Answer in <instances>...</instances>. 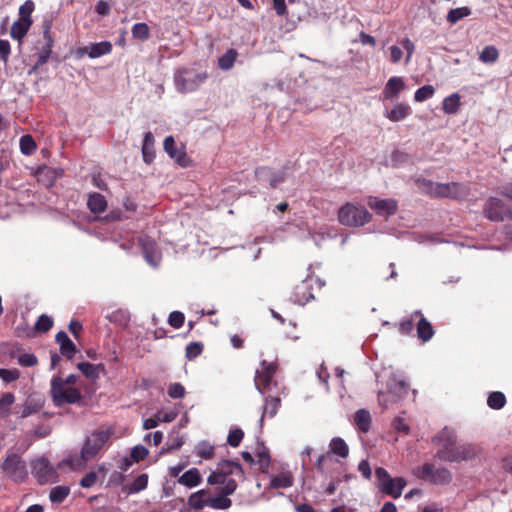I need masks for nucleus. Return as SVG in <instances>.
<instances>
[{"mask_svg": "<svg viewBox=\"0 0 512 512\" xmlns=\"http://www.w3.org/2000/svg\"><path fill=\"white\" fill-rule=\"evenodd\" d=\"M242 465L231 460H222L218 463L215 471L207 478L210 485H222L220 492L224 495H232L237 487V480H244Z\"/></svg>", "mask_w": 512, "mask_h": 512, "instance_id": "1", "label": "nucleus"}, {"mask_svg": "<svg viewBox=\"0 0 512 512\" xmlns=\"http://www.w3.org/2000/svg\"><path fill=\"white\" fill-rule=\"evenodd\" d=\"M434 442L440 446L437 450L436 458L446 462H459L468 460L473 456L469 447L457 445L455 434L443 429L435 438Z\"/></svg>", "mask_w": 512, "mask_h": 512, "instance_id": "2", "label": "nucleus"}, {"mask_svg": "<svg viewBox=\"0 0 512 512\" xmlns=\"http://www.w3.org/2000/svg\"><path fill=\"white\" fill-rule=\"evenodd\" d=\"M418 187L432 197L463 199L468 196L470 189L459 182L438 183L426 179L417 180Z\"/></svg>", "mask_w": 512, "mask_h": 512, "instance_id": "3", "label": "nucleus"}, {"mask_svg": "<svg viewBox=\"0 0 512 512\" xmlns=\"http://www.w3.org/2000/svg\"><path fill=\"white\" fill-rule=\"evenodd\" d=\"M52 26H53V18L52 17H46L42 21V35L43 39L41 41L37 42V61L35 65L31 68L29 71V74H32L36 72L40 67L45 65L48 60L50 59L53 47L55 43V38L52 34Z\"/></svg>", "mask_w": 512, "mask_h": 512, "instance_id": "4", "label": "nucleus"}, {"mask_svg": "<svg viewBox=\"0 0 512 512\" xmlns=\"http://www.w3.org/2000/svg\"><path fill=\"white\" fill-rule=\"evenodd\" d=\"M208 79L206 71H197L194 68H180L174 75L176 88L181 93L197 90Z\"/></svg>", "mask_w": 512, "mask_h": 512, "instance_id": "5", "label": "nucleus"}, {"mask_svg": "<svg viewBox=\"0 0 512 512\" xmlns=\"http://www.w3.org/2000/svg\"><path fill=\"white\" fill-rule=\"evenodd\" d=\"M372 215L360 204L345 203L338 211V221L345 226L360 227L369 223Z\"/></svg>", "mask_w": 512, "mask_h": 512, "instance_id": "6", "label": "nucleus"}, {"mask_svg": "<svg viewBox=\"0 0 512 512\" xmlns=\"http://www.w3.org/2000/svg\"><path fill=\"white\" fill-rule=\"evenodd\" d=\"M51 397L55 406L75 404L81 401L79 389L65 385L61 376H54L51 380Z\"/></svg>", "mask_w": 512, "mask_h": 512, "instance_id": "7", "label": "nucleus"}, {"mask_svg": "<svg viewBox=\"0 0 512 512\" xmlns=\"http://www.w3.org/2000/svg\"><path fill=\"white\" fill-rule=\"evenodd\" d=\"M324 284L318 277L309 274L294 287L290 300L297 305H305L315 298L314 290H320Z\"/></svg>", "mask_w": 512, "mask_h": 512, "instance_id": "8", "label": "nucleus"}, {"mask_svg": "<svg viewBox=\"0 0 512 512\" xmlns=\"http://www.w3.org/2000/svg\"><path fill=\"white\" fill-rule=\"evenodd\" d=\"M111 437V431L96 430L88 436L81 449V458L84 461H89L95 458Z\"/></svg>", "mask_w": 512, "mask_h": 512, "instance_id": "9", "label": "nucleus"}, {"mask_svg": "<svg viewBox=\"0 0 512 512\" xmlns=\"http://www.w3.org/2000/svg\"><path fill=\"white\" fill-rule=\"evenodd\" d=\"M414 475L435 485H446L452 481V473L447 468L436 469L433 464L429 463L416 467Z\"/></svg>", "mask_w": 512, "mask_h": 512, "instance_id": "10", "label": "nucleus"}, {"mask_svg": "<svg viewBox=\"0 0 512 512\" xmlns=\"http://www.w3.org/2000/svg\"><path fill=\"white\" fill-rule=\"evenodd\" d=\"M4 474L14 482L22 483L28 477L26 463L18 454H9L1 464Z\"/></svg>", "mask_w": 512, "mask_h": 512, "instance_id": "11", "label": "nucleus"}, {"mask_svg": "<svg viewBox=\"0 0 512 512\" xmlns=\"http://www.w3.org/2000/svg\"><path fill=\"white\" fill-rule=\"evenodd\" d=\"M483 213L487 219L494 222H502L506 218L512 219V210L497 197L487 199Z\"/></svg>", "mask_w": 512, "mask_h": 512, "instance_id": "12", "label": "nucleus"}, {"mask_svg": "<svg viewBox=\"0 0 512 512\" xmlns=\"http://www.w3.org/2000/svg\"><path fill=\"white\" fill-rule=\"evenodd\" d=\"M31 472L39 484L54 482L57 478V471L45 457L35 459L31 463Z\"/></svg>", "mask_w": 512, "mask_h": 512, "instance_id": "13", "label": "nucleus"}, {"mask_svg": "<svg viewBox=\"0 0 512 512\" xmlns=\"http://www.w3.org/2000/svg\"><path fill=\"white\" fill-rule=\"evenodd\" d=\"M332 455H336L341 458H346L349 455V447L342 438H333L329 444V451L318 458L316 468L319 472H325L326 462L331 460Z\"/></svg>", "mask_w": 512, "mask_h": 512, "instance_id": "14", "label": "nucleus"}, {"mask_svg": "<svg viewBox=\"0 0 512 512\" xmlns=\"http://www.w3.org/2000/svg\"><path fill=\"white\" fill-rule=\"evenodd\" d=\"M387 394H379V402H386L385 397H389L391 401L398 402L404 399L409 393V384L404 379L391 378L387 383Z\"/></svg>", "mask_w": 512, "mask_h": 512, "instance_id": "15", "label": "nucleus"}, {"mask_svg": "<svg viewBox=\"0 0 512 512\" xmlns=\"http://www.w3.org/2000/svg\"><path fill=\"white\" fill-rule=\"evenodd\" d=\"M276 370L277 365L275 363H268L265 360L262 361V370L256 371L254 379L255 386L261 394L264 395L269 390L271 381Z\"/></svg>", "mask_w": 512, "mask_h": 512, "instance_id": "16", "label": "nucleus"}, {"mask_svg": "<svg viewBox=\"0 0 512 512\" xmlns=\"http://www.w3.org/2000/svg\"><path fill=\"white\" fill-rule=\"evenodd\" d=\"M367 204L377 215L384 217H390L398 210V203L392 198L379 199L377 197H370Z\"/></svg>", "mask_w": 512, "mask_h": 512, "instance_id": "17", "label": "nucleus"}, {"mask_svg": "<svg viewBox=\"0 0 512 512\" xmlns=\"http://www.w3.org/2000/svg\"><path fill=\"white\" fill-rule=\"evenodd\" d=\"M139 245L142 249L145 260L152 266H157L161 256L157 243L149 236L139 238Z\"/></svg>", "mask_w": 512, "mask_h": 512, "instance_id": "18", "label": "nucleus"}, {"mask_svg": "<svg viewBox=\"0 0 512 512\" xmlns=\"http://www.w3.org/2000/svg\"><path fill=\"white\" fill-rule=\"evenodd\" d=\"M255 174L260 180L267 178L270 187L273 189L277 188L281 183L285 182L286 180L285 169L275 172L272 171V169L269 167H259L256 169Z\"/></svg>", "mask_w": 512, "mask_h": 512, "instance_id": "19", "label": "nucleus"}, {"mask_svg": "<svg viewBox=\"0 0 512 512\" xmlns=\"http://www.w3.org/2000/svg\"><path fill=\"white\" fill-rule=\"evenodd\" d=\"M406 84L402 77L393 76L385 84L382 92L381 99L392 100L398 97L399 93L405 90Z\"/></svg>", "mask_w": 512, "mask_h": 512, "instance_id": "20", "label": "nucleus"}, {"mask_svg": "<svg viewBox=\"0 0 512 512\" xmlns=\"http://www.w3.org/2000/svg\"><path fill=\"white\" fill-rule=\"evenodd\" d=\"M112 51V44L109 41H102L99 43H92L89 46L81 47L78 49V54L88 55L90 58H99L103 55L110 54Z\"/></svg>", "mask_w": 512, "mask_h": 512, "instance_id": "21", "label": "nucleus"}, {"mask_svg": "<svg viewBox=\"0 0 512 512\" xmlns=\"http://www.w3.org/2000/svg\"><path fill=\"white\" fill-rule=\"evenodd\" d=\"M55 340L60 346L61 355L71 360L77 353V348L73 341L64 331H59L55 336Z\"/></svg>", "mask_w": 512, "mask_h": 512, "instance_id": "22", "label": "nucleus"}, {"mask_svg": "<svg viewBox=\"0 0 512 512\" xmlns=\"http://www.w3.org/2000/svg\"><path fill=\"white\" fill-rule=\"evenodd\" d=\"M411 114L412 108L410 107V105L403 102H397L396 104L393 105V107L390 110H387L384 113V116L392 122H399L404 120Z\"/></svg>", "mask_w": 512, "mask_h": 512, "instance_id": "23", "label": "nucleus"}, {"mask_svg": "<svg viewBox=\"0 0 512 512\" xmlns=\"http://www.w3.org/2000/svg\"><path fill=\"white\" fill-rule=\"evenodd\" d=\"M372 418L371 414L366 409H359L355 412L353 417V424L361 433H367L371 428Z\"/></svg>", "mask_w": 512, "mask_h": 512, "instance_id": "24", "label": "nucleus"}, {"mask_svg": "<svg viewBox=\"0 0 512 512\" xmlns=\"http://www.w3.org/2000/svg\"><path fill=\"white\" fill-rule=\"evenodd\" d=\"M406 486V481L401 478H392L388 483L380 489L384 494L389 495L395 499L399 498L402 494V490Z\"/></svg>", "mask_w": 512, "mask_h": 512, "instance_id": "25", "label": "nucleus"}, {"mask_svg": "<svg viewBox=\"0 0 512 512\" xmlns=\"http://www.w3.org/2000/svg\"><path fill=\"white\" fill-rule=\"evenodd\" d=\"M155 139L153 134L148 131L144 135L143 143H142V157L143 161L146 164H151L154 161L155 158Z\"/></svg>", "mask_w": 512, "mask_h": 512, "instance_id": "26", "label": "nucleus"}, {"mask_svg": "<svg viewBox=\"0 0 512 512\" xmlns=\"http://www.w3.org/2000/svg\"><path fill=\"white\" fill-rule=\"evenodd\" d=\"M416 331L417 336L422 342H428L434 335V329L431 323L420 313L418 316Z\"/></svg>", "mask_w": 512, "mask_h": 512, "instance_id": "27", "label": "nucleus"}, {"mask_svg": "<svg viewBox=\"0 0 512 512\" xmlns=\"http://www.w3.org/2000/svg\"><path fill=\"white\" fill-rule=\"evenodd\" d=\"M87 207L94 214H99L107 209V201L105 197L97 192L88 195Z\"/></svg>", "mask_w": 512, "mask_h": 512, "instance_id": "28", "label": "nucleus"}, {"mask_svg": "<svg viewBox=\"0 0 512 512\" xmlns=\"http://www.w3.org/2000/svg\"><path fill=\"white\" fill-rule=\"evenodd\" d=\"M293 483L294 478L292 473L290 471H284L271 477L270 487L275 489L289 488Z\"/></svg>", "mask_w": 512, "mask_h": 512, "instance_id": "29", "label": "nucleus"}, {"mask_svg": "<svg viewBox=\"0 0 512 512\" xmlns=\"http://www.w3.org/2000/svg\"><path fill=\"white\" fill-rule=\"evenodd\" d=\"M36 176L39 182L46 186H51L58 178L57 171L48 166H41L36 171Z\"/></svg>", "mask_w": 512, "mask_h": 512, "instance_id": "30", "label": "nucleus"}, {"mask_svg": "<svg viewBox=\"0 0 512 512\" xmlns=\"http://www.w3.org/2000/svg\"><path fill=\"white\" fill-rule=\"evenodd\" d=\"M32 23L27 20L18 19L15 21L10 29V35L13 39L21 41L28 33Z\"/></svg>", "mask_w": 512, "mask_h": 512, "instance_id": "31", "label": "nucleus"}, {"mask_svg": "<svg viewBox=\"0 0 512 512\" xmlns=\"http://www.w3.org/2000/svg\"><path fill=\"white\" fill-rule=\"evenodd\" d=\"M43 407V403L31 397L27 398L24 404L17 412L20 418H26L34 413H37Z\"/></svg>", "mask_w": 512, "mask_h": 512, "instance_id": "32", "label": "nucleus"}, {"mask_svg": "<svg viewBox=\"0 0 512 512\" xmlns=\"http://www.w3.org/2000/svg\"><path fill=\"white\" fill-rule=\"evenodd\" d=\"M148 475L143 473L136 477V479L129 485L123 487V491L127 494L139 493L147 488Z\"/></svg>", "mask_w": 512, "mask_h": 512, "instance_id": "33", "label": "nucleus"}, {"mask_svg": "<svg viewBox=\"0 0 512 512\" xmlns=\"http://www.w3.org/2000/svg\"><path fill=\"white\" fill-rule=\"evenodd\" d=\"M238 52L234 48L228 49L222 56L218 58V67L223 71L230 70L238 57Z\"/></svg>", "mask_w": 512, "mask_h": 512, "instance_id": "34", "label": "nucleus"}, {"mask_svg": "<svg viewBox=\"0 0 512 512\" xmlns=\"http://www.w3.org/2000/svg\"><path fill=\"white\" fill-rule=\"evenodd\" d=\"M461 97L458 93H453L444 98L442 109L446 114H456L461 106Z\"/></svg>", "mask_w": 512, "mask_h": 512, "instance_id": "35", "label": "nucleus"}, {"mask_svg": "<svg viewBox=\"0 0 512 512\" xmlns=\"http://www.w3.org/2000/svg\"><path fill=\"white\" fill-rule=\"evenodd\" d=\"M77 368L89 379H97L100 371H104L103 364H91L88 362H80L77 364Z\"/></svg>", "mask_w": 512, "mask_h": 512, "instance_id": "36", "label": "nucleus"}, {"mask_svg": "<svg viewBox=\"0 0 512 512\" xmlns=\"http://www.w3.org/2000/svg\"><path fill=\"white\" fill-rule=\"evenodd\" d=\"M209 497L206 490H200L189 497V505L196 510L202 509L205 506H209Z\"/></svg>", "mask_w": 512, "mask_h": 512, "instance_id": "37", "label": "nucleus"}, {"mask_svg": "<svg viewBox=\"0 0 512 512\" xmlns=\"http://www.w3.org/2000/svg\"><path fill=\"white\" fill-rule=\"evenodd\" d=\"M201 481L199 471L196 468H192L186 471L180 478L179 483L187 487H195Z\"/></svg>", "mask_w": 512, "mask_h": 512, "instance_id": "38", "label": "nucleus"}, {"mask_svg": "<svg viewBox=\"0 0 512 512\" xmlns=\"http://www.w3.org/2000/svg\"><path fill=\"white\" fill-rule=\"evenodd\" d=\"M280 405L281 400L279 397H266L262 418L265 416H269L271 418L274 417L277 414Z\"/></svg>", "mask_w": 512, "mask_h": 512, "instance_id": "39", "label": "nucleus"}, {"mask_svg": "<svg viewBox=\"0 0 512 512\" xmlns=\"http://www.w3.org/2000/svg\"><path fill=\"white\" fill-rule=\"evenodd\" d=\"M471 13H472L471 9L469 7H467V6L459 7V8H454V9H451L448 12V14H447V21L451 25H454L459 20H461V19L471 15Z\"/></svg>", "mask_w": 512, "mask_h": 512, "instance_id": "40", "label": "nucleus"}, {"mask_svg": "<svg viewBox=\"0 0 512 512\" xmlns=\"http://www.w3.org/2000/svg\"><path fill=\"white\" fill-rule=\"evenodd\" d=\"M15 402V396L11 392L4 393L0 398V417L7 418L10 415V409Z\"/></svg>", "mask_w": 512, "mask_h": 512, "instance_id": "41", "label": "nucleus"}, {"mask_svg": "<svg viewBox=\"0 0 512 512\" xmlns=\"http://www.w3.org/2000/svg\"><path fill=\"white\" fill-rule=\"evenodd\" d=\"M506 404V397L500 391L491 392L487 398V405L494 410L502 409Z\"/></svg>", "mask_w": 512, "mask_h": 512, "instance_id": "42", "label": "nucleus"}, {"mask_svg": "<svg viewBox=\"0 0 512 512\" xmlns=\"http://www.w3.org/2000/svg\"><path fill=\"white\" fill-rule=\"evenodd\" d=\"M498 58L499 51L493 45L484 47L479 55V60L483 63H495L498 60Z\"/></svg>", "mask_w": 512, "mask_h": 512, "instance_id": "43", "label": "nucleus"}, {"mask_svg": "<svg viewBox=\"0 0 512 512\" xmlns=\"http://www.w3.org/2000/svg\"><path fill=\"white\" fill-rule=\"evenodd\" d=\"M70 493V488L67 486H56L51 489L49 499L52 503H62Z\"/></svg>", "mask_w": 512, "mask_h": 512, "instance_id": "44", "label": "nucleus"}, {"mask_svg": "<svg viewBox=\"0 0 512 512\" xmlns=\"http://www.w3.org/2000/svg\"><path fill=\"white\" fill-rule=\"evenodd\" d=\"M195 452L203 459H212L215 455V448L209 442L202 441L197 444Z\"/></svg>", "mask_w": 512, "mask_h": 512, "instance_id": "45", "label": "nucleus"}, {"mask_svg": "<svg viewBox=\"0 0 512 512\" xmlns=\"http://www.w3.org/2000/svg\"><path fill=\"white\" fill-rule=\"evenodd\" d=\"M132 36L135 39L146 41L150 38V29L144 22L136 23L132 27Z\"/></svg>", "mask_w": 512, "mask_h": 512, "instance_id": "46", "label": "nucleus"}, {"mask_svg": "<svg viewBox=\"0 0 512 512\" xmlns=\"http://www.w3.org/2000/svg\"><path fill=\"white\" fill-rule=\"evenodd\" d=\"M170 158L174 159L175 162L183 168L190 167L193 163L192 159L187 155L184 147L180 149L177 148L175 152L170 155Z\"/></svg>", "mask_w": 512, "mask_h": 512, "instance_id": "47", "label": "nucleus"}, {"mask_svg": "<svg viewBox=\"0 0 512 512\" xmlns=\"http://www.w3.org/2000/svg\"><path fill=\"white\" fill-rule=\"evenodd\" d=\"M36 148V142L31 135H23L20 138V150L24 155H32Z\"/></svg>", "mask_w": 512, "mask_h": 512, "instance_id": "48", "label": "nucleus"}, {"mask_svg": "<svg viewBox=\"0 0 512 512\" xmlns=\"http://www.w3.org/2000/svg\"><path fill=\"white\" fill-rule=\"evenodd\" d=\"M434 94L435 88L432 85L427 84L416 90L414 94V100L416 102H424L433 97Z\"/></svg>", "mask_w": 512, "mask_h": 512, "instance_id": "49", "label": "nucleus"}, {"mask_svg": "<svg viewBox=\"0 0 512 512\" xmlns=\"http://www.w3.org/2000/svg\"><path fill=\"white\" fill-rule=\"evenodd\" d=\"M107 319L112 323H117L121 326H126L130 320V316L127 311L118 309L109 314L107 316Z\"/></svg>", "mask_w": 512, "mask_h": 512, "instance_id": "50", "label": "nucleus"}, {"mask_svg": "<svg viewBox=\"0 0 512 512\" xmlns=\"http://www.w3.org/2000/svg\"><path fill=\"white\" fill-rule=\"evenodd\" d=\"M228 495L220 494L216 497L209 499V506L214 509H228L232 505L231 499L227 497Z\"/></svg>", "mask_w": 512, "mask_h": 512, "instance_id": "51", "label": "nucleus"}, {"mask_svg": "<svg viewBox=\"0 0 512 512\" xmlns=\"http://www.w3.org/2000/svg\"><path fill=\"white\" fill-rule=\"evenodd\" d=\"M35 9V4L32 0H26L20 7H19V19L21 20H27L31 23H33V20L31 18V15Z\"/></svg>", "mask_w": 512, "mask_h": 512, "instance_id": "52", "label": "nucleus"}, {"mask_svg": "<svg viewBox=\"0 0 512 512\" xmlns=\"http://www.w3.org/2000/svg\"><path fill=\"white\" fill-rule=\"evenodd\" d=\"M53 326V319L45 314L41 315L34 325V329L40 333L48 332Z\"/></svg>", "mask_w": 512, "mask_h": 512, "instance_id": "53", "label": "nucleus"}, {"mask_svg": "<svg viewBox=\"0 0 512 512\" xmlns=\"http://www.w3.org/2000/svg\"><path fill=\"white\" fill-rule=\"evenodd\" d=\"M256 455L258 458V463L260 465L261 471L265 472L269 468L271 461L269 450L266 447L262 446L257 451Z\"/></svg>", "mask_w": 512, "mask_h": 512, "instance_id": "54", "label": "nucleus"}, {"mask_svg": "<svg viewBox=\"0 0 512 512\" xmlns=\"http://www.w3.org/2000/svg\"><path fill=\"white\" fill-rule=\"evenodd\" d=\"M420 315V311H414L411 314L410 319H405L399 323V332L403 335L410 334L414 329V318H417Z\"/></svg>", "mask_w": 512, "mask_h": 512, "instance_id": "55", "label": "nucleus"}, {"mask_svg": "<svg viewBox=\"0 0 512 512\" xmlns=\"http://www.w3.org/2000/svg\"><path fill=\"white\" fill-rule=\"evenodd\" d=\"M201 342H191L186 346L185 356L188 360H194L203 352Z\"/></svg>", "mask_w": 512, "mask_h": 512, "instance_id": "56", "label": "nucleus"}, {"mask_svg": "<svg viewBox=\"0 0 512 512\" xmlns=\"http://www.w3.org/2000/svg\"><path fill=\"white\" fill-rule=\"evenodd\" d=\"M410 160V156L408 153L400 150H395L391 154V163L394 167H399L404 165Z\"/></svg>", "mask_w": 512, "mask_h": 512, "instance_id": "57", "label": "nucleus"}, {"mask_svg": "<svg viewBox=\"0 0 512 512\" xmlns=\"http://www.w3.org/2000/svg\"><path fill=\"white\" fill-rule=\"evenodd\" d=\"M167 393L173 399H180L185 396V388L181 383L175 382L168 386Z\"/></svg>", "mask_w": 512, "mask_h": 512, "instance_id": "58", "label": "nucleus"}, {"mask_svg": "<svg viewBox=\"0 0 512 512\" xmlns=\"http://www.w3.org/2000/svg\"><path fill=\"white\" fill-rule=\"evenodd\" d=\"M244 437V432L240 428L233 429L229 432L227 443L232 447H238Z\"/></svg>", "mask_w": 512, "mask_h": 512, "instance_id": "59", "label": "nucleus"}, {"mask_svg": "<svg viewBox=\"0 0 512 512\" xmlns=\"http://www.w3.org/2000/svg\"><path fill=\"white\" fill-rule=\"evenodd\" d=\"M185 321V315L180 311H173L169 314L168 323L175 329H179L183 326Z\"/></svg>", "mask_w": 512, "mask_h": 512, "instance_id": "60", "label": "nucleus"}, {"mask_svg": "<svg viewBox=\"0 0 512 512\" xmlns=\"http://www.w3.org/2000/svg\"><path fill=\"white\" fill-rule=\"evenodd\" d=\"M20 377V371L18 369H0V378L6 382L11 383L18 380Z\"/></svg>", "mask_w": 512, "mask_h": 512, "instance_id": "61", "label": "nucleus"}, {"mask_svg": "<svg viewBox=\"0 0 512 512\" xmlns=\"http://www.w3.org/2000/svg\"><path fill=\"white\" fill-rule=\"evenodd\" d=\"M149 454V451L142 445L135 446L132 448L130 457L132 461L139 462L144 460Z\"/></svg>", "mask_w": 512, "mask_h": 512, "instance_id": "62", "label": "nucleus"}, {"mask_svg": "<svg viewBox=\"0 0 512 512\" xmlns=\"http://www.w3.org/2000/svg\"><path fill=\"white\" fill-rule=\"evenodd\" d=\"M18 363L23 367H33L38 364V359L34 354L24 353L18 357Z\"/></svg>", "mask_w": 512, "mask_h": 512, "instance_id": "63", "label": "nucleus"}, {"mask_svg": "<svg viewBox=\"0 0 512 512\" xmlns=\"http://www.w3.org/2000/svg\"><path fill=\"white\" fill-rule=\"evenodd\" d=\"M98 481V474L95 471H90L85 474L80 480V486L83 488H90Z\"/></svg>", "mask_w": 512, "mask_h": 512, "instance_id": "64", "label": "nucleus"}]
</instances>
